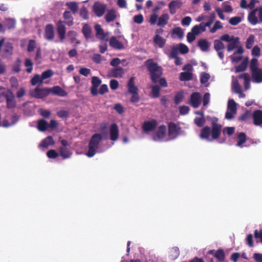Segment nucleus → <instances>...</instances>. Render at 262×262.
<instances>
[{
  "label": "nucleus",
  "mask_w": 262,
  "mask_h": 262,
  "mask_svg": "<svg viewBox=\"0 0 262 262\" xmlns=\"http://www.w3.org/2000/svg\"><path fill=\"white\" fill-rule=\"evenodd\" d=\"M217 121L218 119L214 117L211 122V128L208 126H205L201 129L200 138L209 142L219 139L221 134L222 125L217 123Z\"/></svg>",
  "instance_id": "f257e3e1"
},
{
  "label": "nucleus",
  "mask_w": 262,
  "mask_h": 262,
  "mask_svg": "<svg viewBox=\"0 0 262 262\" xmlns=\"http://www.w3.org/2000/svg\"><path fill=\"white\" fill-rule=\"evenodd\" d=\"M145 65L149 72L150 79L154 83L158 82V79L163 74V69L158 66V63L154 62L152 59H147L145 62Z\"/></svg>",
  "instance_id": "f03ea898"
},
{
  "label": "nucleus",
  "mask_w": 262,
  "mask_h": 262,
  "mask_svg": "<svg viewBox=\"0 0 262 262\" xmlns=\"http://www.w3.org/2000/svg\"><path fill=\"white\" fill-rule=\"evenodd\" d=\"M220 40L216 39L214 41V48L217 52L220 58L223 60L224 58L223 50L225 49V45L221 40L229 42L232 40V36H230L229 34H225L221 36Z\"/></svg>",
  "instance_id": "7ed1b4c3"
},
{
  "label": "nucleus",
  "mask_w": 262,
  "mask_h": 262,
  "mask_svg": "<svg viewBox=\"0 0 262 262\" xmlns=\"http://www.w3.org/2000/svg\"><path fill=\"white\" fill-rule=\"evenodd\" d=\"M101 140L102 136L99 133H96L92 136L88 145L89 149L86 154L88 157L91 158L95 155Z\"/></svg>",
  "instance_id": "20e7f679"
},
{
  "label": "nucleus",
  "mask_w": 262,
  "mask_h": 262,
  "mask_svg": "<svg viewBox=\"0 0 262 262\" xmlns=\"http://www.w3.org/2000/svg\"><path fill=\"white\" fill-rule=\"evenodd\" d=\"M248 20L252 25L262 23V7L252 10L248 14Z\"/></svg>",
  "instance_id": "39448f33"
},
{
  "label": "nucleus",
  "mask_w": 262,
  "mask_h": 262,
  "mask_svg": "<svg viewBox=\"0 0 262 262\" xmlns=\"http://www.w3.org/2000/svg\"><path fill=\"white\" fill-rule=\"evenodd\" d=\"M29 94L33 98L42 99L50 94L49 88H39V87H36L35 89L31 90Z\"/></svg>",
  "instance_id": "423d86ee"
},
{
  "label": "nucleus",
  "mask_w": 262,
  "mask_h": 262,
  "mask_svg": "<svg viewBox=\"0 0 262 262\" xmlns=\"http://www.w3.org/2000/svg\"><path fill=\"white\" fill-rule=\"evenodd\" d=\"M4 96L6 100L7 108L12 109L16 107V101L14 95L11 90L8 89L4 94Z\"/></svg>",
  "instance_id": "0eeeda50"
},
{
  "label": "nucleus",
  "mask_w": 262,
  "mask_h": 262,
  "mask_svg": "<svg viewBox=\"0 0 262 262\" xmlns=\"http://www.w3.org/2000/svg\"><path fill=\"white\" fill-rule=\"evenodd\" d=\"M168 135L172 139H176L179 135L181 127L173 122L168 123Z\"/></svg>",
  "instance_id": "6e6552de"
},
{
  "label": "nucleus",
  "mask_w": 262,
  "mask_h": 262,
  "mask_svg": "<svg viewBox=\"0 0 262 262\" xmlns=\"http://www.w3.org/2000/svg\"><path fill=\"white\" fill-rule=\"evenodd\" d=\"M190 105L193 108H198L201 103V97L199 92H194L191 94L189 100Z\"/></svg>",
  "instance_id": "1a4fd4ad"
},
{
  "label": "nucleus",
  "mask_w": 262,
  "mask_h": 262,
  "mask_svg": "<svg viewBox=\"0 0 262 262\" xmlns=\"http://www.w3.org/2000/svg\"><path fill=\"white\" fill-rule=\"evenodd\" d=\"M92 86L91 88V93L94 96H96L98 94V87L101 84V80L96 76H93L92 78Z\"/></svg>",
  "instance_id": "9d476101"
},
{
  "label": "nucleus",
  "mask_w": 262,
  "mask_h": 262,
  "mask_svg": "<svg viewBox=\"0 0 262 262\" xmlns=\"http://www.w3.org/2000/svg\"><path fill=\"white\" fill-rule=\"evenodd\" d=\"M157 126V121L152 119L151 121H145L142 125V129L145 132H149L155 130Z\"/></svg>",
  "instance_id": "9b49d317"
},
{
  "label": "nucleus",
  "mask_w": 262,
  "mask_h": 262,
  "mask_svg": "<svg viewBox=\"0 0 262 262\" xmlns=\"http://www.w3.org/2000/svg\"><path fill=\"white\" fill-rule=\"evenodd\" d=\"M95 29L96 30V37L101 40H107L108 36V33H104L103 29L99 24H96L95 26Z\"/></svg>",
  "instance_id": "f8f14e48"
},
{
  "label": "nucleus",
  "mask_w": 262,
  "mask_h": 262,
  "mask_svg": "<svg viewBox=\"0 0 262 262\" xmlns=\"http://www.w3.org/2000/svg\"><path fill=\"white\" fill-rule=\"evenodd\" d=\"M252 117L253 121V124L256 126L262 125V111L257 110L253 111Z\"/></svg>",
  "instance_id": "ddd939ff"
},
{
  "label": "nucleus",
  "mask_w": 262,
  "mask_h": 262,
  "mask_svg": "<svg viewBox=\"0 0 262 262\" xmlns=\"http://www.w3.org/2000/svg\"><path fill=\"white\" fill-rule=\"evenodd\" d=\"M50 94L57 95L60 97H65L67 96V92L59 86H54L51 88H49Z\"/></svg>",
  "instance_id": "4468645a"
},
{
  "label": "nucleus",
  "mask_w": 262,
  "mask_h": 262,
  "mask_svg": "<svg viewBox=\"0 0 262 262\" xmlns=\"http://www.w3.org/2000/svg\"><path fill=\"white\" fill-rule=\"evenodd\" d=\"M56 25L58 34L61 40H63L65 38L66 31L64 23L61 20H59L57 22Z\"/></svg>",
  "instance_id": "2eb2a0df"
},
{
  "label": "nucleus",
  "mask_w": 262,
  "mask_h": 262,
  "mask_svg": "<svg viewBox=\"0 0 262 262\" xmlns=\"http://www.w3.org/2000/svg\"><path fill=\"white\" fill-rule=\"evenodd\" d=\"M110 139L112 141H116L119 137L118 126L116 123H113L110 126Z\"/></svg>",
  "instance_id": "dca6fc26"
},
{
  "label": "nucleus",
  "mask_w": 262,
  "mask_h": 262,
  "mask_svg": "<svg viewBox=\"0 0 262 262\" xmlns=\"http://www.w3.org/2000/svg\"><path fill=\"white\" fill-rule=\"evenodd\" d=\"M124 69L121 67L112 69L108 71V75L110 77L118 78L121 77L124 74Z\"/></svg>",
  "instance_id": "f3484780"
},
{
  "label": "nucleus",
  "mask_w": 262,
  "mask_h": 262,
  "mask_svg": "<svg viewBox=\"0 0 262 262\" xmlns=\"http://www.w3.org/2000/svg\"><path fill=\"white\" fill-rule=\"evenodd\" d=\"M109 42L110 46L115 49L122 50L124 48L122 42L118 40L115 36L111 37Z\"/></svg>",
  "instance_id": "a211bd4d"
},
{
  "label": "nucleus",
  "mask_w": 262,
  "mask_h": 262,
  "mask_svg": "<svg viewBox=\"0 0 262 262\" xmlns=\"http://www.w3.org/2000/svg\"><path fill=\"white\" fill-rule=\"evenodd\" d=\"M105 9V5L101 4H95L93 6V11L98 17H101L104 14Z\"/></svg>",
  "instance_id": "6ab92c4d"
},
{
  "label": "nucleus",
  "mask_w": 262,
  "mask_h": 262,
  "mask_svg": "<svg viewBox=\"0 0 262 262\" xmlns=\"http://www.w3.org/2000/svg\"><path fill=\"white\" fill-rule=\"evenodd\" d=\"M253 81L256 83H260L262 82V71L260 69L251 71Z\"/></svg>",
  "instance_id": "aec40b11"
},
{
  "label": "nucleus",
  "mask_w": 262,
  "mask_h": 262,
  "mask_svg": "<svg viewBox=\"0 0 262 262\" xmlns=\"http://www.w3.org/2000/svg\"><path fill=\"white\" fill-rule=\"evenodd\" d=\"M45 38L49 40L54 38V32L53 26L52 24H48L45 28Z\"/></svg>",
  "instance_id": "412c9836"
},
{
  "label": "nucleus",
  "mask_w": 262,
  "mask_h": 262,
  "mask_svg": "<svg viewBox=\"0 0 262 262\" xmlns=\"http://www.w3.org/2000/svg\"><path fill=\"white\" fill-rule=\"evenodd\" d=\"M239 43V38L238 37L232 36V40L229 42L227 45V49L228 52H231L234 49L237 48V46Z\"/></svg>",
  "instance_id": "4be33fe9"
},
{
  "label": "nucleus",
  "mask_w": 262,
  "mask_h": 262,
  "mask_svg": "<svg viewBox=\"0 0 262 262\" xmlns=\"http://www.w3.org/2000/svg\"><path fill=\"white\" fill-rule=\"evenodd\" d=\"M135 78L132 77L127 83V88L129 93H136L138 92V88L135 84Z\"/></svg>",
  "instance_id": "5701e85b"
},
{
  "label": "nucleus",
  "mask_w": 262,
  "mask_h": 262,
  "mask_svg": "<svg viewBox=\"0 0 262 262\" xmlns=\"http://www.w3.org/2000/svg\"><path fill=\"white\" fill-rule=\"evenodd\" d=\"M169 16L167 13L162 14L158 19L157 25L160 27L165 26L168 23Z\"/></svg>",
  "instance_id": "b1692460"
},
{
  "label": "nucleus",
  "mask_w": 262,
  "mask_h": 262,
  "mask_svg": "<svg viewBox=\"0 0 262 262\" xmlns=\"http://www.w3.org/2000/svg\"><path fill=\"white\" fill-rule=\"evenodd\" d=\"M182 3L176 1H171L168 5L170 13L171 14H174L176 13L177 8L181 7Z\"/></svg>",
  "instance_id": "393cba45"
},
{
  "label": "nucleus",
  "mask_w": 262,
  "mask_h": 262,
  "mask_svg": "<svg viewBox=\"0 0 262 262\" xmlns=\"http://www.w3.org/2000/svg\"><path fill=\"white\" fill-rule=\"evenodd\" d=\"M59 154L63 159H66L71 157L72 152L67 147H60L59 149Z\"/></svg>",
  "instance_id": "a878e982"
},
{
  "label": "nucleus",
  "mask_w": 262,
  "mask_h": 262,
  "mask_svg": "<svg viewBox=\"0 0 262 262\" xmlns=\"http://www.w3.org/2000/svg\"><path fill=\"white\" fill-rule=\"evenodd\" d=\"M55 142L52 136H48L40 143L39 146L42 147L47 148L49 145L54 144Z\"/></svg>",
  "instance_id": "bb28decb"
},
{
  "label": "nucleus",
  "mask_w": 262,
  "mask_h": 262,
  "mask_svg": "<svg viewBox=\"0 0 262 262\" xmlns=\"http://www.w3.org/2000/svg\"><path fill=\"white\" fill-rule=\"evenodd\" d=\"M63 17L66 20L65 23L69 26H71L74 24V18L72 16L71 12L69 11H66L63 14Z\"/></svg>",
  "instance_id": "cd10ccee"
},
{
  "label": "nucleus",
  "mask_w": 262,
  "mask_h": 262,
  "mask_svg": "<svg viewBox=\"0 0 262 262\" xmlns=\"http://www.w3.org/2000/svg\"><path fill=\"white\" fill-rule=\"evenodd\" d=\"M82 32L86 39H89L92 37V29L87 24H84L82 28Z\"/></svg>",
  "instance_id": "c85d7f7f"
},
{
  "label": "nucleus",
  "mask_w": 262,
  "mask_h": 262,
  "mask_svg": "<svg viewBox=\"0 0 262 262\" xmlns=\"http://www.w3.org/2000/svg\"><path fill=\"white\" fill-rule=\"evenodd\" d=\"M117 17L116 12L114 9H111L107 11L105 16V19L108 23L113 21Z\"/></svg>",
  "instance_id": "c756f323"
},
{
  "label": "nucleus",
  "mask_w": 262,
  "mask_h": 262,
  "mask_svg": "<svg viewBox=\"0 0 262 262\" xmlns=\"http://www.w3.org/2000/svg\"><path fill=\"white\" fill-rule=\"evenodd\" d=\"M154 41L155 43L160 48L164 47L166 43V40L160 35L156 34L154 37Z\"/></svg>",
  "instance_id": "7c9ffc66"
},
{
  "label": "nucleus",
  "mask_w": 262,
  "mask_h": 262,
  "mask_svg": "<svg viewBox=\"0 0 262 262\" xmlns=\"http://www.w3.org/2000/svg\"><path fill=\"white\" fill-rule=\"evenodd\" d=\"M193 78V74L190 72H181L180 74L179 79L181 81L191 80Z\"/></svg>",
  "instance_id": "2f4dec72"
},
{
  "label": "nucleus",
  "mask_w": 262,
  "mask_h": 262,
  "mask_svg": "<svg viewBox=\"0 0 262 262\" xmlns=\"http://www.w3.org/2000/svg\"><path fill=\"white\" fill-rule=\"evenodd\" d=\"M166 126L165 125H160L156 133V135L159 139H163L165 136Z\"/></svg>",
  "instance_id": "473e14b6"
},
{
  "label": "nucleus",
  "mask_w": 262,
  "mask_h": 262,
  "mask_svg": "<svg viewBox=\"0 0 262 262\" xmlns=\"http://www.w3.org/2000/svg\"><path fill=\"white\" fill-rule=\"evenodd\" d=\"M248 62V58L246 57L240 64L235 67V72L239 73L246 71L247 67Z\"/></svg>",
  "instance_id": "72a5a7b5"
},
{
  "label": "nucleus",
  "mask_w": 262,
  "mask_h": 262,
  "mask_svg": "<svg viewBox=\"0 0 262 262\" xmlns=\"http://www.w3.org/2000/svg\"><path fill=\"white\" fill-rule=\"evenodd\" d=\"M247 140V136L245 133L241 132L238 134L237 142L236 145L239 147H243V144L246 142Z\"/></svg>",
  "instance_id": "f704fd0d"
},
{
  "label": "nucleus",
  "mask_w": 262,
  "mask_h": 262,
  "mask_svg": "<svg viewBox=\"0 0 262 262\" xmlns=\"http://www.w3.org/2000/svg\"><path fill=\"white\" fill-rule=\"evenodd\" d=\"M198 45L202 51L206 52L208 50L209 45L208 42L206 39H200Z\"/></svg>",
  "instance_id": "c9c22d12"
},
{
  "label": "nucleus",
  "mask_w": 262,
  "mask_h": 262,
  "mask_svg": "<svg viewBox=\"0 0 262 262\" xmlns=\"http://www.w3.org/2000/svg\"><path fill=\"white\" fill-rule=\"evenodd\" d=\"M213 255L220 262H222L225 260V252L222 249L216 250L213 254Z\"/></svg>",
  "instance_id": "e433bc0d"
},
{
  "label": "nucleus",
  "mask_w": 262,
  "mask_h": 262,
  "mask_svg": "<svg viewBox=\"0 0 262 262\" xmlns=\"http://www.w3.org/2000/svg\"><path fill=\"white\" fill-rule=\"evenodd\" d=\"M66 6L72 12L73 14H76L78 10V6L76 2H71L66 3Z\"/></svg>",
  "instance_id": "4c0bfd02"
},
{
  "label": "nucleus",
  "mask_w": 262,
  "mask_h": 262,
  "mask_svg": "<svg viewBox=\"0 0 262 262\" xmlns=\"http://www.w3.org/2000/svg\"><path fill=\"white\" fill-rule=\"evenodd\" d=\"M239 78L243 79L244 80V85L245 89H248L250 87V76L248 73H244L241 74Z\"/></svg>",
  "instance_id": "58836bf2"
},
{
  "label": "nucleus",
  "mask_w": 262,
  "mask_h": 262,
  "mask_svg": "<svg viewBox=\"0 0 262 262\" xmlns=\"http://www.w3.org/2000/svg\"><path fill=\"white\" fill-rule=\"evenodd\" d=\"M48 127V124L45 120L41 119L38 121L37 128L39 131L45 132L47 130Z\"/></svg>",
  "instance_id": "ea45409f"
},
{
  "label": "nucleus",
  "mask_w": 262,
  "mask_h": 262,
  "mask_svg": "<svg viewBox=\"0 0 262 262\" xmlns=\"http://www.w3.org/2000/svg\"><path fill=\"white\" fill-rule=\"evenodd\" d=\"M151 96L152 98H156L159 97L160 88L158 85H154L151 86Z\"/></svg>",
  "instance_id": "a19ab883"
},
{
  "label": "nucleus",
  "mask_w": 262,
  "mask_h": 262,
  "mask_svg": "<svg viewBox=\"0 0 262 262\" xmlns=\"http://www.w3.org/2000/svg\"><path fill=\"white\" fill-rule=\"evenodd\" d=\"M6 26L8 29H14L15 27L16 22L14 19L8 18L5 19Z\"/></svg>",
  "instance_id": "79ce46f5"
},
{
  "label": "nucleus",
  "mask_w": 262,
  "mask_h": 262,
  "mask_svg": "<svg viewBox=\"0 0 262 262\" xmlns=\"http://www.w3.org/2000/svg\"><path fill=\"white\" fill-rule=\"evenodd\" d=\"M255 37L253 35H250L247 38L246 42V48L247 49H251L254 42Z\"/></svg>",
  "instance_id": "37998d69"
},
{
  "label": "nucleus",
  "mask_w": 262,
  "mask_h": 262,
  "mask_svg": "<svg viewBox=\"0 0 262 262\" xmlns=\"http://www.w3.org/2000/svg\"><path fill=\"white\" fill-rule=\"evenodd\" d=\"M228 110L232 112H237L236 103L233 99H230L228 101Z\"/></svg>",
  "instance_id": "c03bdc74"
},
{
  "label": "nucleus",
  "mask_w": 262,
  "mask_h": 262,
  "mask_svg": "<svg viewBox=\"0 0 262 262\" xmlns=\"http://www.w3.org/2000/svg\"><path fill=\"white\" fill-rule=\"evenodd\" d=\"M33 62L29 58H27L25 60V66L27 67L26 71L28 73H31L33 70Z\"/></svg>",
  "instance_id": "a18cd8bd"
},
{
  "label": "nucleus",
  "mask_w": 262,
  "mask_h": 262,
  "mask_svg": "<svg viewBox=\"0 0 262 262\" xmlns=\"http://www.w3.org/2000/svg\"><path fill=\"white\" fill-rule=\"evenodd\" d=\"M80 16L83 19H88L89 18V12L84 6H83L80 10Z\"/></svg>",
  "instance_id": "49530a36"
},
{
  "label": "nucleus",
  "mask_w": 262,
  "mask_h": 262,
  "mask_svg": "<svg viewBox=\"0 0 262 262\" xmlns=\"http://www.w3.org/2000/svg\"><path fill=\"white\" fill-rule=\"evenodd\" d=\"M43 82L39 74H35L31 80V83L32 85H35L38 83H42Z\"/></svg>",
  "instance_id": "de8ad7c7"
},
{
  "label": "nucleus",
  "mask_w": 262,
  "mask_h": 262,
  "mask_svg": "<svg viewBox=\"0 0 262 262\" xmlns=\"http://www.w3.org/2000/svg\"><path fill=\"white\" fill-rule=\"evenodd\" d=\"M242 21V18L240 16H234L230 18L229 23L232 26H236Z\"/></svg>",
  "instance_id": "09e8293b"
},
{
  "label": "nucleus",
  "mask_w": 262,
  "mask_h": 262,
  "mask_svg": "<svg viewBox=\"0 0 262 262\" xmlns=\"http://www.w3.org/2000/svg\"><path fill=\"white\" fill-rule=\"evenodd\" d=\"M184 98L183 93L182 92H178L174 96V100L176 104H179Z\"/></svg>",
  "instance_id": "8fccbe9b"
},
{
  "label": "nucleus",
  "mask_w": 262,
  "mask_h": 262,
  "mask_svg": "<svg viewBox=\"0 0 262 262\" xmlns=\"http://www.w3.org/2000/svg\"><path fill=\"white\" fill-rule=\"evenodd\" d=\"M53 75V72L51 70H47L42 73L40 76L41 79L43 81V80L51 77Z\"/></svg>",
  "instance_id": "3c124183"
},
{
  "label": "nucleus",
  "mask_w": 262,
  "mask_h": 262,
  "mask_svg": "<svg viewBox=\"0 0 262 262\" xmlns=\"http://www.w3.org/2000/svg\"><path fill=\"white\" fill-rule=\"evenodd\" d=\"M194 122L198 127H202L205 123V119L204 117H196L194 119Z\"/></svg>",
  "instance_id": "603ef678"
},
{
  "label": "nucleus",
  "mask_w": 262,
  "mask_h": 262,
  "mask_svg": "<svg viewBox=\"0 0 262 262\" xmlns=\"http://www.w3.org/2000/svg\"><path fill=\"white\" fill-rule=\"evenodd\" d=\"M36 47V43L35 40L31 39L29 41V43L27 47V51L29 52L33 51Z\"/></svg>",
  "instance_id": "864d4df0"
},
{
  "label": "nucleus",
  "mask_w": 262,
  "mask_h": 262,
  "mask_svg": "<svg viewBox=\"0 0 262 262\" xmlns=\"http://www.w3.org/2000/svg\"><path fill=\"white\" fill-rule=\"evenodd\" d=\"M179 51L183 54H186L189 52V49L187 46L183 43H180L178 47Z\"/></svg>",
  "instance_id": "5fc2aeb1"
},
{
  "label": "nucleus",
  "mask_w": 262,
  "mask_h": 262,
  "mask_svg": "<svg viewBox=\"0 0 262 262\" xmlns=\"http://www.w3.org/2000/svg\"><path fill=\"white\" fill-rule=\"evenodd\" d=\"M222 28L223 26L221 22L217 20L215 23L213 28L210 29V32L212 33H214L217 31V30L222 29Z\"/></svg>",
  "instance_id": "6e6d98bb"
},
{
  "label": "nucleus",
  "mask_w": 262,
  "mask_h": 262,
  "mask_svg": "<svg viewBox=\"0 0 262 262\" xmlns=\"http://www.w3.org/2000/svg\"><path fill=\"white\" fill-rule=\"evenodd\" d=\"M210 78V75L209 74L204 72L203 73L200 77V82L202 84H205L208 82Z\"/></svg>",
  "instance_id": "4d7b16f0"
},
{
  "label": "nucleus",
  "mask_w": 262,
  "mask_h": 262,
  "mask_svg": "<svg viewBox=\"0 0 262 262\" xmlns=\"http://www.w3.org/2000/svg\"><path fill=\"white\" fill-rule=\"evenodd\" d=\"M172 33L177 35L180 38H182L184 36V32L180 27H177L174 28L172 30Z\"/></svg>",
  "instance_id": "13d9d810"
},
{
  "label": "nucleus",
  "mask_w": 262,
  "mask_h": 262,
  "mask_svg": "<svg viewBox=\"0 0 262 262\" xmlns=\"http://www.w3.org/2000/svg\"><path fill=\"white\" fill-rule=\"evenodd\" d=\"M178 54H179V50H178V47L173 46L171 48V52H170V54L169 57L170 58H176V57H178Z\"/></svg>",
  "instance_id": "bf43d9fd"
},
{
  "label": "nucleus",
  "mask_w": 262,
  "mask_h": 262,
  "mask_svg": "<svg viewBox=\"0 0 262 262\" xmlns=\"http://www.w3.org/2000/svg\"><path fill=\"white\" fill-rule=\"evenodd\" d=\"M250 117V112L246 111L244 114H242L238 118V120L240 121H246Z\"/></svg>",
  "instance_id": "052dcab7"
},
{
  "label": "nucleus",
  "mask_w": 262,
  "mask_h": 262,
  "mask_svg": "<svg viewBox=\"0 0 262 262\" xmlns=\"http://www.w3.org/2000/svg\"><path fill=\"white\" fill-rule=\"evenodd\" d=\"M235 131L234 127H226L223 130L224 134H227L229 136L232 135Z\"/></svg>",
  "instance_id": "680f3d73"
},
{
  "label": "nucleus",
  "mask_w": 262,
  "mask_h": 262,
  "mask_svg": "<svg viewBox=\"0 0 262 262\" xmlns=\"http://www.w3.org/2000/svg\"><path fill=\"white\" fill-rule=\"evenodd\" d=\"M189 107L186 105H182L179 107V112L181 115H186L189 113Z\"/></svg>",
  "instance_id": "e2e57ef3"
},
{
  "label": "nucleus",
  "mask_w": 262,
  "mask_h": 262,
  "mask_svg": "<svg viewBox=\"0 0 262 262\" xmlns=\"http://www.w3.org/2000/svg\"><path fill=\"white\" fill-rule=\"evenodd\" d=\"M258 60L256 58H252L250 62V68L251 71L258 69L257 67Z\"/></svg>",
  "instance_id": "0e129e2a"
},
{
  "label": "nucleus",
  "mask_w": 262,
  "mask_h": 262,
  "mask_svg": "<svg viewBox=\"0 0 262 262\" xmlns=\"http://www.w3.org/2000/svg\"><path fill=\"white\" fill-rule=\"evenodd\" d=\"M47 156L49 158L54 159L58 156V154L55 150L50 149L47 152Z\"/></svg>",
  "instance_id": "69168bd1"
},
{
  "label": "nucleus",
  "mask_w": 262,
  "mask_h": 262,
  "mask_svg": "<svg viewBox=\"0 0 262 262\" xmlns=\"http://www.w3.org/2000/svg\"><path fill=\"white\" fill-rule=\"evenodd\" d=\"M252 55L255 57H259L260 55V49L258 46H254L252 50Z\"/></svg>",
  "instance_id": "338daca9"
},
{
  "label": "nucleus",
  "mask_w": 262,
  "mask_h": 262,
  "mask_svg": "<svg viewBox=\"0 0 262 262\" xmlns=\"http://www.w3.org/2000/svg\"><path fill=\"white\" fill-rule=\"evenodd\" d=\"M110 88L113 90H117L119 87V82L116 79H112L110 83Z\"/></svg>",
  "instance_id": "774afa93"
}]
</instances>
